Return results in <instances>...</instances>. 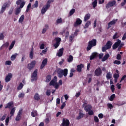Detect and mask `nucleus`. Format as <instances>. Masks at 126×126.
<instances>
[{
    "label": "nucleus",
    "mask_w": 126,
    "mask_h": 126,
    "mask_svg": "<svg viewBox=\"0 0 126 126\" xmlns=\"http://www.w3.org/2000/svg\"><path fill=\"white\" fill-rule=\"evenodd\" d=\"M48 63V60L47 58L43 59L42 61V63H41V65H40V69H42L45 66L47 65Z\"/></svg>",
    "instance_id": "obj_10"
},
{
    "label": "nucleus",
    "mask_w": 126,
    "mask_h": 126,
    "mask_svg": "<svg viewBox=\"0 0 126 126\" xmlns=\"http://www.w3.org/2000/svg\"><path fill=\"white\" fill-rule=\"evenodd\" d=\"M57 81V77L56 76H54L53 79L50 81L49 83V86H54L56 83Z\"/></svg>",
    "instance_id": "obj_14"
},
{
    "label": "nucleus",
    "mask_w": 126,
    "mask_h": 126,
    "mask_svg": "<svg viewBox=\"0 0 126 126\" xmlns=\"http://www.w3.org/2000/svg\"><path fill=\"white\" fill-rule=\"evenodd\" d=\"M121 43V41L119 39H118L117 41L115 43V44L113 45V49H117L120 44Z\"/></svg>",
    "instance_id": "obj_13"
},
{
    "label": "nucleus",
    "mask_w": 126,
    "mask_h": 126,
    "mask_svg": "<svg viewBox=\"0 0 126 126\" xmlns=\"http://www.w3.org/2000/svg\"><path fill=\"white\" fill-rule=\"evenodd\" d=\"M88 114H89V115H93L94 114V112H93V110H90L89 111H88Z\"/></svg>",
    "instance_id": "obj_60"
},
{
    "label": "nucleus",
    "mask_w": 126,
    "mask_h": 126,
    "mask_svg": "<svg viewBox=\"0 0 126 126\" xmlns=\"http://www.w3.org/2000/svg\"><path fill=\"white\" fill-rule=\"evenodd\" d=\"M97 45V40L95 39H92L88 42V46H87V51L90 50L93 47L96 46Z\"/></svg>",
    "instance_id": "obj_2"
},
{
    "label": "nucleus",
    "mask_w": 126,
    "mask_h": 126,
    "mask_svg": "<svg viewBox=\"0 0 126 126\" xmlns=\"http://www.w3.org/2000/svg\"><path fill=\"white\" fill-rule=\"evenodd\" d=\"M114 64H117V65H119L121 64V61H119V60H115L114 62Z\"/></svg>",
    "instance_id": "obj_47"
},
{
    "label": "nucleus",
    "mask_w": 126,
    "mask_h": 126,
    "mask_svg": "<svg viewBox=\"0 0 126 126\" xmlns=\"http://www.w3.org/2000/svg\"><path fill=\"white\" fill-rule=\"evenodd\" d=\"M92 109V106L90 104H88L85 106V108H84V110H85L86 112H88L90 111Z\"/></svg>",
    "instance_id": "obj_18"
},
{
    "label": "nucleus",
    "mask_w": 126,
    "mask_h": 126,
    "mask_svg": "<svg viewBox=\"0 0 126 126\" xmlns=\"http://www.w3.org/2000/svg\"><path fill=\"white\" fill-rule=\"evenodd\" d=\"M113 77H114V78L115 79H118V78H119V74L115 73V74H114Z\"/></svg>",
    "instance_id": "obj_57"
},
{
    "label": "nucleus",
    "mask_w": 126,
    "mask_h": 126,
    "mask_svg": "<svg viewBox=\"0 0 126 126\" xmlns=\"http://www.w3.org/2000/svg\"><path fill=\"white\" fill-rule=\"evenodd\" d=\"M24 86V85L22 83H20V84H19V86H18V87L17 88V89H18V90H21L23 87Z\"/></svg>",
    "instance_id": "obj_35"
},
{
    "label": "nucleus",
    "mask_w": 126,
    "mask_h": 126,
    "mask_svg": "<svg viewBox=\"0 0 126 126\" xmlns=\"http://www.w3.org/2000/svg\"><path fill=\"white\" fill-rule=\"evenodd\" d=\"M8 4H4L3 6L1 7V10L0 11V14H2L4 11H5L7 7Z\"/></svg>",
    "instance_id": "obj_15"
},
{
    "label": "nucleus",
    "mask_w": 126,
    "mask_h": 126,
    "mask_svg": "<svg viewBox=\"0 0 126 126\" xmlns=\"http://www.w3.org/2000/svg\"><path fill=\"white\" fill-rule=\"evenodd\" d=\"M115 97H116L115 94H112L110 97V100L111 101H113Z\"/></svg>",
    "instance_id": "obj_44"
},
{
    "label": "nucleus",
    "mask_w": 126,
    "mask_h": 126,
    "mask_svg": "<svg viewBox=\"0 0 126 126\" xmlns=\"http://www.w3.org/2000/svg\"><path fill=\"white\" fill-rule=\"evenodd\" d=\"M24 20V15H22L20 19H19V23H22Z\"/></svg>",
    "instance_id": "obj_32"
},
{
    "label": "nucleus",
    "mask_w": 126,
    "mask_h": 126,
    "mask_svg": "<svg viewBox=\"0 0 126 126\" xmlns=\"http://www.w3.org/2000/svg\"><path fill=\"white\" fill-rule=\"evenodd\" d=\"M68 62H72L73 60V56L72 55L69 56V58L67 59Z\"/></svg>",
    "instance_id": "obj_36"
},
{
    "label": "nucleus",
    "mask_w": 126,
    "mask_h": 126,
    "mask_svg": "<svg viewBox=\"0 0 126 126\" xmlns=\"http://www.w3.org/2000/svg\"><path fill=\"white\" fill-rule=\"evenodd\" d=\"M84 67V65L83 64L78 65L77 66V71L81 72L82 71V69Z\"/></svg>",
    "instance_id": "obj_22"
},
{
    "label": "nucleus",
    "mask_w": 126,
    "mask_h": 126,
    "mask_svg": "<svg viewBox=\"0 0 126 126\" xmlns=\"http://www.w3.org/2000/svg\"><path fill=\"white\" fill-rule=\"evenodd\" d=\"M36 63V61L33 60L30 63L28 64V66H27V68H28L29 70H32L35 67Z\"/></svg>",
    "instance_id": "obj_4"
},
{
    "label": "nucleus",
    "mask_w": 126,
    "mask_h": 126,
    "mask_svg": "<svg viewBox=\"0 0 126 126\" xmlns=\"http://www.w3.org/2000/svg\"><path fill=\"white\" fill-rule=\"evenodd\" d=\"M38 3H39L38 1H36L35 3H34V5L32 6V8H37V7H38Z\"/></svg>",
    "instance_id": "obj_43"
},
{
    "label": "nucleus",
    "mask_w": 126,
    "mask_h": 126,
    "mask_svg": "<svg viewBox=\"0 0 126 126\" xmlns=\"http://www.w3.org/2000/svg\"><path fill=\"white\" fill-rule=\"evenodd\" d=\"M17 55H18V54L17 53H16L14 55H12V56H11V60L14 61L16 58V56Z\"/></svg>",
    "instance_id": "obj_42"
},
{
    "label": "nucleus",
    "mask_w": 126,
    "mask_h": 126,
    "mask_svg": "<svg viewBox=\"0 0 126 126\" xmlns=\"http://www.w3.org/2000/svg\"><path fill=\"white\" fill-rule=\"evenodd\" d=\"M97 0H95L94 1V2H92V5H93V8H95L97 5Z\"/></svg>",
    "instance_id": "obj_26"
},
{
    "label": "nucleus",
    "mask_w": 126,
    "mask_h": 126,
    "mask_svg": "<svg viewBox=\"0 0 126 126\" xmlns=\"http://www.w3.org/2000/svg\"><path fill=\"white\" fill-rule=\"evenodd\" d=\"M21 119V116H20V114H18L17 115V117H16V121H19Z\"/></svg>",
    "instance_id": "obj_48"
},
{
    "label": "nucleus",
    "mask_w": 126,
    "mask_h": 126,
    "mask_svg": "<svg viewBox=\"0 0 126 126\" xmlns=\"http://www.w3.org/2000/svg\"><path fill=\"white\" fill-rule=\"evenodd\" d=\"M52 78V76L51 75H48L47 76H46V80H45V82H49L51 81Z\"/></svg>",
    "instance_id": "obj_33"
},
{
    "label": "nucleus",
    "mask_w": 126,
    "mask_h": 126,
    "mask_svg": "<svg viewBox=\"0 0 126 126\" xmlns=\"http://www.w3.org/2000/svg\"><path fill=\"white\" fill-rule=\"evenodd\" d=\"M70 123L68 119L63 118L62 119V123L61 125L62 126H69Z\"/></svg>",
    "instance_id": "obj_6"
},
{
    "label": "nucleus",
    "mask_w": 126,
    "mask_h": 126,
    "mask_svg": "<svg viewBox=\"0 0 126 126\" xmlns=\"http://www.w3.org/2000/svg\"><path fill=\"white\" fill-rule=\"evenodd\" d=\"M106 77L108 79H111L112 77V75L110 72L107 74Z\"/></svg>",
    "instance_id": "obj_41"
},
{
    "label": "nucleus",
    "mask_w": 126,
    "mask_h": 126,
    "mask_svg": "<svg viewBox=\"0 0 126 126\" xmlns=\"http://www.w3.org/2000/svg\"><path fill=\"white\" fill-rule=\"evenodd\" d=\"M34 100L36 101H39L40 99L39 94L38 93H36L35 94H34Z\"/></svg>",
    "instance_id": "obj_27"
},
{
    "label": "nucleus",
    "mask_w": 126,
    "mask_h": 126,
    "mask_svg": "<svg viewBox=\"0 0 126 126\" xmlns=\"http://www.w3.org/2000/svg\"><path fill=\"white\" fill-rule=\"evenodd\" d=\"M9 119H10L9 117H7V118H6L5 122H6V126L8 125V123L9 122Z\"/></svg>",
    "instance_id": "obj_51"
},
{
    "label": "nucleus",
    "mask_w": 126,
    "mask_h": 126,
    "mask_svg": "<svg viewBox=\"0 0 126 126\" xmlns=\"http://www.w3.org/2000/svg\"><path fill=\"white\" fill-rule=\"evenodd\" d=\"M112 45V43L110 41H108L106 45L107 49H110Z\"/></svg>",
    "instance_id": "obj_28"
},
{
    "label": "nucleus",
    "mask_w": 126,
    "mask_h": 126,
    "mask_svg": "<svg viewBox=\"0 0 126 126\" xmlns=\"http://www.w3.org/2000/svg\"><path fill=\"white\" fill-rule=\"evenodd\" d=\"M110 57V55L108 53L106 54L104 57L102 58V61L103 62L105 61L109 57Z\"/></svg>",
    "instance_id": "obj_30"
},
{
    "label": "nucleus",
    "mask_w": 126,
    "mask_h": 126,
    "mask_svg": "<svg viewBox=\"0 0 126 126\" xmlns=\"http://www.w3.org/2000/svg\"><path fill=\"white\" fill-rule=\"evenodd\" d=\"M15 44V41H13V42H12V43H11V45H10V47H9V50H11L14 47Z\"/></svg>",
    "instance_id": "obj_38"
},
{
    "label": "nucleus",
    "mask_w": 126,
    "mask_h": 126,
    "mask_svg": "<svg viewBox=\"0 0 126 126\" xmlns=\"http://www.w3.org/2000/svg\"><path fill=\"white\" fill-rule=\"evenodd\" d=\"M25 0H17V2H16V4H17V5H20V7L17 8L16 10V12H15V14L16 15H18L19 13L21 12V8H23L24 7L25 2L24 1Z\"/></svg>",
    "instance_id": "obj_1"
},
{
    "label": "nucleus",
    "mask_w": 126,
    "mask_h": 126,
    "mask_svg": "<svg viewBox=\"0 0 126 126\" xmlns=\"http://www.w3.org/2000/svg\"><path fill=\"white\" fill-rule=\"evenodd\" d=\"M94 121L96 123H98L99 122V119L97 116H94Z\"/></svg>",
    "instance_id": "obj_40"
},
{
    "label": "nucleus",
    "mask_w": 126,
    "mask_h": 126,
    "mask_svg": "<svg viewBox=\"0 0 126 126\" xmlns=\"http://www.w3.org/2000/svg\"><path fill=\"white\" fill-rule=\"evenodd\" d=\"M63 50L64 48H62L61 49H59V50H58V52H57V56H58V57H61L63 53Z\"/></svg>",
    "instance_id": "obj_20"
},
{
    "label": "nucleus",
    "mask_w": 126,
    "mask_h": 126,
    "mask_svg": "<svg viewBox=\"0 0 126 126\" xmlns=\"http://www.w3.org/2000/svg\"><path fill=\"white\" fill-rule=\"evenodd\" d=\"M37 116V112L36 110H34L32 112V116L35 117Z\"/></svg>",
    "instance_id": "obj_37"
},
{
    "label": "nucleus",
    "mask_w": 126,
    "mask_h": 126,
    "mask_svg": "<svg viewBox=\"0 0 126 126\" xmlns=\"http://www.w3.org/2000/svg\"><path fill=\"white\" fill-rule=\"evenodd\" d=\"M91 24V22L90 21H87V23H86V24H85V28H88L89 25Z\"/></svg>",
    "instance_id": "obj_39"
},
{
    "label": "nucleus",
    "mask_w": 126,
    "mask_h": 126,
    "mask_svg": "<svg viewBox=\"0 0 126 126\" xmlns=\"http://www.w3.org/2000/svg\"><path fill=\"white\" fill-rule=\"evenodd\" d=\"M107 106L110 109H112L113 108V106L111 103H108L107 104Z\"/></svg>",
    "instance_id": "obj_56"
},
{
    "label": "nucleus",
    "mask_w": 126,
    "mask_h": 126,
    "mask_svg": "<svg viewBox=\"0 0 126 126\" xmlns=\"http://www.w3.org/2000/svg\"><path fill=\"white\" fill-rule=\"evenodd\" d=\"M16 111V108L15 107H13L12 109H11V112H10V114H11V116H13L14 115V113Z\"/></svg>",
    "instance_id": "obj_31"
},
{
    "label": "nucleus",
    "mask_w": 126,
    "mask_h": 126,
    "mask_svg": "<svg viewBox=\"0 0 126 126\" xmlns=\"http://www.w3.org/2000/svg\"><path fill=\"white\" fill-rule=\"evenodd\" d=\"M32 4L31 3H29V4H28V6H27V10H26V12H29L30 9L32 7Z\"/></svg>",
    "instance_id": "obj_34"
},
{
    "label": "nucleus",
    "mask_w": 126,
    "mask_h": 126,
    "mask_svg": "<svg viewBox=\"0 0 126 126\" xmlns=\"http://www.w3.org/2000/svg\"><path fill=\"white\" fill-rule=\"evenodd\" d=\"M126 39V33H125L124 34L123 37H122V40H125Z\"/></svg>",
    "instance_id": "obj_64"
},
{
    "label": "nucleus",
    "mask_w": 126,
    "mask_h": 126,
    "mask_svg": "<svg viewBox=\"0 0 126 126\" xmlns=\"http://www.w3.org/2000/svg\"><path fill=\"white\" fill-rule=\"evenodd\" d=\"M12 62L11 61H6V65H11Z\"/></svg>",
    "instance_id": "obj_54"
},
{
    "label": "nucleus",
    "mask_w": 126,
    "mask_h": 126,
    "mask_svg": "<svg viewBox=\"0 0 126 126\" xmlns=\"http://www.w3.org/2000/svg\"><path fill=\"white\" fill-rule=\"evenodd\" d=\"M111 89L112 90V92L114 93L115 91V86L114 85H112L111 86Z\"/></svg>",
    "instance_id": "obj_61"
},
{
    "label": "nucleus",
    "mask_w": 126,
    "mask_h": 126,
    "mask_svg": "<svg viewBox=\"0 0 126 126\" xmlns=\"http://www.w3.org/2000/svg\"><path fill=\"white\" fill-rule=\"evenodd\" d=\"M91 17V14L90 13H88L85 15V17H84V21L86 22L89 19H90Z\"/></svg>",
    "instance_id": "obj_21"
},
{
    "label": "nucleus",
    "mask_w": 126,
    "mask_h": 126,
    "mask_svg": "<svg viewBox=\"0 0 126 126\" xmlns=\"http://www.w3.org/2000/svg\"><path fill=\"white\" fill-rule=\"evenodd\" d=\"M98 117H99V119H102L104 117V115L102 113H100L98 114Z\"/></svg>",
    "instance_id": "obj_62"
},
{
    "label": "nucleus",
    "mask_w": 126,
    "mask_h": 126,
    "mask_svg": "<svg viewBox=\"0 0 126 126\" xmlns=\"http://www.w3.org/2000/svg\"><path fill=\"white\" fill-rule=\"evenodd\" d=\"M116 3V1L115 0H113L112 1H110L106 6V8L108 9L110 7H112V6H114Z\"/></svg>",
    "instance_id": "obj_7"
},
{
    "label": "nucleus",
    "mask_w": 126,
    "mask_h": 126,
    "mask_svg": "<svg viewBox=\"0 0 126 126\" xmlns=\"http://www.w3.org/2000/svg\"><path fill=\"white\" fill-rule=\"evenodd\" d=\"M57 74H58V77L62 78L63 74V70L61 69H59V70L56 71Z\"/></svg>",
    "instance_id": "obj_17"
},
{
    "label": "nucleus",
    "mask_w": 126,
    "mask_h": 126,
    "mask_svg": "<svg viewBox=\"0 0 126 126\" xmlns=\"http://www.w3.org/2000/svg\"><path fill=\"white\" fill-rule=\"evenodd\" d=\"M117 35H118V33L117 32L115 33V34H114V35L113 37V39H116L117 38H118Z\"/></svg>",
    "instance_id": "obj_59"
},
{
    "label": "nucleus",
    "mask_w": 126,
    "mask_h": 126,
    "mask_svg": "<svg viewBox=\"0 0 126 126\" xmlns=\"http://www.w3.org/2000/svg\"><path fill=\"white\" fill-rule=\"evenodd\" d=\"M62 23L63 19H62V18H59V19H57V20H56V22L55 23V24H56V25H58V24H62Z\"/></svg>",
    "instance_id": "obj_25"
},
{
    "label": "nucleus",
    "mask_w": 126,
    "mask_h": 126,
    "mask_svg": "<svg viewBox=\"0 0 126 126\" xmlns=\"http://www.w3.org/2000/svg\"><path fill=\"white\" fill-rule=\"evenodd\" d=\"M68 73V69H65L63 70V75H64L65 77H67Z\"/></svg>",
    "instance_id": "obj_29"
},
{
    "label": "nucleus",
    "mask_w": 126,
    "mask_h": 126,
    "mask_svg": "<svg viewBox=\"0 0 126 126\" xmlns=\"http://www.w3.org/2000/svg\"><path fill=\"white\" fill-rule=\"evenodd\" d=\"M51 2L52 1L51 0L47 1V2L46 3V5L43 6V7H42V9H41V14H45V13H46L48 9L50 8Z\"/></svg>",
    "instance_id": "obj_3"
},
{
    "label": "nucleus",
    "mask_w": 126,
    "mask_h": 126,
    "mask_svg": "<svg viewBox=\"0 0 126 126\" xmlns=\"http://www.w3.org/2000/svg\"><path fill=\"white\" fill-rule=\"evenodd\" d=\"M121 59V56L120 54H117V60H120Z\"/></svg>",
    "instance_id": "obj_63"
},
{
    "label": "nucleus",
    "mask_w": 126,
    "mask_h": 126,
    "mask_svg": "<svg viewBox=\"0 0 126 126\" xmlns=\"http://www.w3.org/2000/svg\"><path fill=\"white\" fill-rule=\"evenodd\" d=\"M12 77V74L11 73L8 74V75L6 76V78L5 79V80L6 81V82H8L11 80V79Z\"/></svg>",
    "instance_id": "obj_19"
},
{
    "label": "nucleus",
    "mask_w": 126,
    "mask_h": 126,
    "mask_svg": "<svg viewBox=\"0 0 126 126\" xmlns=\"http://www.w3.org/2000/svg\"><path fill=\"white\" fill-rule=\"evenodd\" d=\"M82 21L80 18H77L76 19V22L74 24V26H75V27H77V26L82 24Z\"/></svg>",
    "instance_id": "obj_12"
},
{
    "label": "nucleus",
    "mask_w": 126,
    "mask_h": 126,
    "mask_svg": "<svg viewBox=\"0 0 126 126\" xmlns=\"http://www.w3.org/2000/svg\"><path fill=\"white\" fill-rule=\"evenodd\" d=\"M74 38V34H72L71 36H70V37L69 38V40L70 41V42H72Z\"/></svg>",
    "instance_id": "obj_49"
},
{
    "label": "nucleus",
    "mask_w": 126,
    "mask_h": 126,
    "mask_svg": "<svg viewBox=\"0 0 126 126\" xmlns=\"http://www.w3.org/2000/svg\"><path fill=\"white\" fill-rule=\"evenodd\" d=\"M75 9H72V10L71 11H70V16H71V15H73V14H74V13H75Z\"/></svg>",
    "instance_id": "obj_46"
},
{
    "label": "nucleus",
    "mask_w": 126,
    "mask_h": 126,
    "mask_svg": "<svg viewBox=\"0 0 126 126\" xmlns=\"http://www.w3.org/2000/svg\"><path fill=\"white\" fill-rule=\"evenodd\" d=\"M31 77L32 78V82H33L34 81H36L38 79V70L35 69L34 71H33V73H32V74L31 75Z\"/></svg>",
    "instance_id": "obj_5"
},
{
    "label": "nucleus",
    "mask_w": 126,
    "mask_h": 126,
    "mask_svg": "<svg viewBox=\"0 0 126 126\" xmlns=\"http://www.w3.org/2000/svg\"><path fill=\"white\" fill-rule=\"evenodd\" d=\"M66 106V103L65 102H64L62 103V105H61V107H60V109H63Z\"/></svg>",
    "instance_id": "obj_55"
},
{
    "label": "nucleus",
    "mask_w": 126,
    "mask_h": 126,
    "mask_svg": "<svg viewBox=\"0 0 126 126\" xmlns=\"http://www.w3.org/2000/svg\"><path fill=\"white\" fill-rule=\"evenodd\" d=\"M60 44L58 43L55 42V44H54V45H53V46H54V48L56 49L59 45Z\"/></svg>",
    "instance_id": "obj_58"
},
{
    "label": "nucleus",
    "mask_w": 126,
    "mask_h": 126,
    "mask_svg": "<svg viewBox=\"0 0 126 126\" xmlns=\"http://www.w3.org/2000/svg\"><path fill=\"white\" fill-rule=\"evenodd\" d=\"M102 71L101 69V68L99 67L98 68L96 69L95 70V71H94V75L96 76H100L102 75Z\"/></svg>",
    "instance_id": "obj_8"
},
{
    "label": "nucleus",
    "mask_w": 126,
    "mask_h": 126,
    "mask_svg": "<svg viewBox=\"0 0 126 126\" xmlns=\"http://www.w3.org/2000/svg\"><path fill=\"white\" fill-rule=\"evenodd\" d=\"M97 57H98V53L97 52H93L92 53V55H91V56L90 57V60H94Z\"/></svg>",
    "instance_id": "obj_11"
},
{
    "label": "nucleus",
    "mask_w": 126,
    "mask_h": 126,
    "mask_svg": "<svg viewBox=\"0 0 126 126\" xmlns=\"http://www.w3.org/2000/svg\"><path fill=\"white\" fill-rule=\"evenodd\" d=\"M117 20H118V19H114L112 21H111V22H110L108 24L107 29H110L111 28V27H112V25H115V24H116Z\"/></svg>",
    "instance_id": "obj_9"
},
{
    "label": "nucleus",
    "mask_w": 126,
    "mask_h": 126,
    "mask_svg": "<svg viewBox=\"0 0 126 126\" xmlns=\"http://www.w3.org/2000/svg\"><path fill=\"white\" fill-rule=\"evenodd\" d=\"M34 48H32V50H31V51H30V58H31V59H32L34 57Z\"/></svg>",
    "instance_id": "obj_24"
},
{
    "label": "nucleus",
    "mask_w": 126,
    "mask_h": 126,
    "mask_svg": "<svg viewBox=\"0 0 126 126\" xmlns=\"http://www.w3.org/2000/svg\"><path fill=\"white\" fill-rule=\"evenodd\" d=\"M124 45V43H121L119 45V48L118 49V51H120L121 49V48Z\"/></svg>",
    "instance_id": "obj_50"
},
{
    "label": "nucleus",
    "mask_w": 126,
    "mask_h": 126,
    "mask_svg": "<svg viewBox=\"0 0 126 126\" xmlns=\"http://www.w3.org/2000/svg\"><path fill=\"white\" fill-rule=\"evenodd\" d=\"M55 41H56L57 43H58L60 44L61 41V39L59 37L55 38Z\"/></svg>",
    "instance_id": "obj_45"
},
{
    "label": "nucleus",
    "mask_w": 126,
    "mask_h": 126,
    "mask_svg": "<svg viewBox=\"0 0 126 126\" xmlns=\"http://www.w3.org/2000/svg\"><path fill=\"white\" fill-rule=\"evenodd\" d=\"M25 96V94L24 93H21L19 94V98H23Z\"/></svg>",
    "instance_id": "obj_53"
},
{
    "label": "nucleus",
    "mask_w": 126,
    "mask_h": 126,
    "mask_svg": "<svg viewBox=\"0 0 126 126\" xmlns=\"http://www.w3.org/2000/svg\"><path fill=\"white\" fill-rule=\"evenodd\" d=\"M14 106V102L13 101H11L6 104V106H5V109H11L12 107Z\"/></svg>",
    "instance_id": "obj_16"
},
{
    "label": "nucleus",
    "mask_w": 126,
    "mask_h": 126,
    "mask_svg": "<svg viewBox=\"0 0 126 126\" xmlns=\"http://www.w3.org/2000/svg\"><path fill=\"white\" fill-rule=\"evenodd\" d=\"M84 116V114L83 113H82V111H80L79 112V116H77V117H76V119L80 120L81 118H83Z\"/></svg>",
    "instance_id": "obj_23"
},
{
    "label": "nucleus",
    "mask_w": 126,
    "mask_h": 126,
    "mask_svg": "<svg viewBox=\"0 0 126 126\" xmlns=\"http://www.w3.org/2000/svg\"><path fill=\"white\" fill-rule=\"evenodd\" d=\"M4 39V35L3 33L0 34V40H3Z\"/></svg>",
    "instance_id": "obj_52"
}]
</instances>
